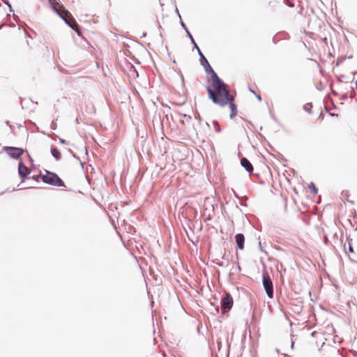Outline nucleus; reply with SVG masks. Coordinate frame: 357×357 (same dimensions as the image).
Here are the masks:
<instances>
[{
	"label": "nucleus",
	"instance_id": "nucleus-1",
	"mask_svg": "<svg viewBox=\"0 0 357 357\" xmlns=\"http://www.w3.org/2000/svg\"><path fill=\"white\" fill-rule=\"evenodd\" d=\"M208 98L221 107L227 105L228 100L233 96L229 93L227 86L218 77L216 73L213 75L211 85L207 87Z\"/></svg>",
	"mask_w": 357,
	"mask_h": 357
},
{
	"label": "nucleus",
	"instance_id": "nucleus-2",
	"mask_svg": "<svg viewBox=\"0 0 357 357\" xmlns=\"http://www.w3.org/2000/svg\"><path fill=\"white\" fill-rule=\"evenodd\" d=\"M42 180L44 183L50 185L59 187L65 186L63 181L58 176L57 174L48 171L42 176Z\"/></svg>",
	"mask_w": 357,
	"mask_h": 357
},
{
	"label": "nucleus",
	"instance_id": "nucleus-3",
	"mask_svg": "<svg viewBox=\"0 0 357 357\" xmlns=\"http://www.w3.org/2000/svg\"><path fill=\"white\" fill-rule=\"evenodd\" d=\"M63 13H61L62 15H60V17L65 21V22L70 26L73 30L77 31L78 33L79 31V26L72 16L71 13L68 10H63Z\"/></svg>",
	"mask_w": 357,
	"mask_h": 357
},
{
	"label": "nucleus",
	"instance_id": "nucleus-4",
	"mask_svg": "<svg viewBox=\"0 0 357 357\" xmlns=\"http://www.w3.org/2000/svg\"><path fill=\"white\" fill-rule=\"evenodd\" d=\"M262 282H263V286L265 289L267 296L270 298H272L273 297V282H272L268 274L266 272L263 273Z\"/></svg>",
	"mask_w": 357,
	"mask_h": 357
},
{
	"label": "nucleus",
	"instance_id": "nucleus-5",
	"mask_svg": "<svg viewBox=\"0 0 357 357\" xmlns=\"http://www.w3.org/2000/svg\"><path fill=\"white\" fill-rule=\"evenodd\" d=\"M3 150L10 157L15 159L19 158L24 152L22 149L12 146H5Z\"/></svg>",
	"mask_w": 357,
	"mask_h": 357
},
{
	"label": "nucleus",
	"instance_id": "nucleus-6",
	"mask_svg": "<svg viewBox=\"0 0 357 357\" xmlns=\"http://www.w3.org/2000/svg\"><path fill=\"white\" fill-rule=\"evenodd\" d=\"M233 306V298L229 294H226L221 300V307L223 312L229 310Z\"/></svg>",
	"mask_w": 357,
	"mask_h": 357
},
{
	"label": "nucleus",
	"instance_id": "nucleus-7",
	"mask_svg": "<svg viewBox=\"0 0 357 357\" xmlns=\"http://www.w3.org/2000/svg\"><path fill=\"white\" fill-rule=\"evenodd\" d=\"M18 172L21 178L24 179L30 173V169L26 167L23 162H20L18 165Z\"/></svg>",
	"mask_w": 357,
	"mask_h": 357
},
{
	"label": "nucleus",
	"instance_id": "nucleus-8",
	"mask_svg": "<svg viewBox=\"0 0 357 357\" xmlns=\"http://www.w3.org/2000/svg\"><path fill=\"white\" fill-rule=\"evenodd\" d=\"M234 96H233L230 99L228 100L227 105H229L231 113H230V118L233 119L237 115V107L234 102Z\"/></svg>",
	"mask_w": 357,
	"mask_h": 357
},
{
	"label": "nucleus",
	"instance_id": "nucleus-9",
	"mask_svg": "<svg viewBox=\"0 0 357 357\" xmlns=\"http://www.w3.org/2000/svg\"><path fill=\"white\" fill-rule=\"evenodd\" d=\"M241 165L250 173H252L254 170L252 164L245 158H243L241 160Z\"/></svg>",
	"mask_w": 357,
	"mask_h": 357
},
{
	"label": "nucleus",
	"instance_id": "nucleus-10",
	"mask_svg": "<svg viewBox=\"0 0 357 357\" xmlns=\"http://www.w3.org/2000/svg\"><path fill=\"white\" fill-rule=\"evenodd\" d=\"M236 242L238 248L240 250H243L244 248V241L245 237L242 234H238L235 236Z\"/></svg>",
	"mask_w": 357,
	"mask_h": 357
},
{
	"label": "nucleus",
	"instance_id": "nucleus-11",
	"mask_svg": "<svg viewBox=\"0 0 357 357\" xmlns=\"http://www.w3.org/2000/svg\"><path fill=\"white\" fill-rule=\"evenodd\" d=\"M200 61H201L202 65L205 68V69L206 70H208V69H209L210 71L213 73V75H214V73H215L214 72V70L211 68V67L210 66L207 59L204 57V55H202V56L200 57Z\"/></svg>",
	"mask_w": 357,
	"mask_h": 357
},
{
	"label": "nucleus",
	"instance_id": "nucleus-12",
	"mask_svg": "<svg viewBox=\"0 0 357 357\" xmlns=\"http://www.w3.org/2000/svg\"><path fill=\"white\" fill-rule=\"evenodd\" d=\"M52 7L54 10L59 14V15H62L61 13L63 10H67L63 5L60 4L58 2L54 3L52 4Z\"/></svg>",
	"mask_w": 357,
	"mask_h": 357
},
{
	"label": "nucleus",
	"instance_id": "nucleus-13",
	"mask_svg": "<svg viewBox=\"0 0 357 357\" xmlns=\"http://www.w3.org/2000/svg\"><path fill=\"white\" fill-rule=\"evenodd\" d=\"M51 153L56 160H60V158H61V154L56 148H52L51 149Z\"/></svg>",
	"mask_w": 357,
	"mask_h": 357
},
{
	"label": "nucleus",
	"instance_id": "nucleus-14",
	"mask_svg": "<svg viewBox=\"0 0 357 357\" xmlns=\"http://www.w3.org/2000/svg\"><path fill=\"white\" fill-rule=\"evenodd\" d=\"M308 188L312 190L313 195H316L317 194V188L313 183H311Z\"/></svg>",
	"mask_w": 357,
	"mask_h": 357
},
{
	"label": "nucleus",
	"instance_id": "nucleus-15",
	"mask_svg": "<svg viewBox=\"0 0 357 357\" xmlns=\"http://www.w3.org/2000/svg\"><path fill=\"white\" fill-rule=\"evenodd\" d=\"M347 244H348L349 252L346 251V252L347 253H354V248L352 247L351 239H347Z\"/></svg>",
	"mask_w": 357,
	"mask_h": 357
},
{
	"label": "nucleus",
	"instance_id": "nucleus-16",
	"mask_svg": "<svg viewBox=\"0 0 357 357\" xmlns=\"http://www.w3.org/2000/svg\"><path fill=\"white\" fill-rule=\"evenodd\" d=\"M190 38H191V40H192V43L195 44V47H196V48L197 49V50H198V53H199V54L200 55V57H201V56H202V55H203V54L202 53V52L200 51V50L199 49V47H197V45L196 43L195 42V40H194V39H193V38L192 37V36H191V35H190Z\"/></svg>",
	"mask_w": 357,
	"mask_h": 357
},
{
	"label": "nucleus",
	"instance_id": "nucleus-17",
	"mask_svg": "<svg viewBox=\"0 0 357 357\" xmlns=\"http://www.w3.org/2000/svg\"><path fill=\"white\" fill-rule=\"evenodd\" d=\"M190 38H191V40H192V43L195 44V47H196V48L197 49V50H198V53H199V54L200 55V57H201V56H202V55H203V54L202 53V52L200 51V50L199 49V47H197V45L196 43L195 42V40H194V39H193V38L192 37V36H191V35H190Z\"/></svg>",
	"mask_w": 357,
	"mask_h": 357
},
{
	"label": "nucleus",
	"instance_id": "nucleus-18",
	"mask_svg": "<svg viewBox=\"0 0 357 357\" xmlns=\"http://www.w3.org/2000/svg\"><path fill=\"white\" fill-rule=\"evenodd\" d=\"M251 91H252L254 94H255V96H256V97H257V100H258L259 101H261V96H260L259 95L256 94V93H255L254 91L251 90Z\"/></svg>",
	"mask_w": 357,
	"mask_h": 357
},
{
	"label": "nucleus",
	"instance_id": "nucleus-19",
	"mask_svg": "<svg viewBox=\"0 0 357 357\" xmlns=\"http://www.w3.org/2000/svg\"><path fill=\"white\" fill-rule=\"evenodd\" d=\"M288 5L290 6V7H294V4L292 3H289Z\"/></svg>",
	"mask_w": 357,
	"mask_h": 357
},
{
	"label": "nucleus",
	"instance_id": "nucleus-20",
	"mask_svg": "<svg viewBox=\"0 0 357 357\" xmlns=\"http://www.w3.org/2000/svg\"><path fill=\"white\" fill-rule=\"evenodd\" d=\"M215 126H216L217 127H218V130H220L219 124H218V123H215Z\"/></svg>",
	"mask_w": 357,
	"mask_h": 357
},
{
	"label": "nucleus",
	"instance_id": "nucleus-21",
	"mask_svg": "<svg viewBox=\"0 0 357 357\" xmlns=\"http://www.w3.org/2000/svg\"><path fill=\"white\" fill-rule=\"evenodd\" d=\"M76 121H77V123H79V120H78V119H77V118L76 119Z\"/></svg>",
	"mask_w": 357,
	"mask_h": 357
}]
</instances>
